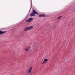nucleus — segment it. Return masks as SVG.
Masks as SVG:
<instances>
[{"label": "nucleus", "mask_w": 75, "mask_h": 75, "mask_svg": "<svg viewBox=\"0 0 75 75\" xmlns=\"http://www.w3.org/2000/svg\"><path fill=\"white\" fill-rule=\"evenodd\" d=\"M38 14V12L37 11H36L35 10H33V11L32 12V13L30 14V16L31 17H32L33 16H35V14Z\"/></svg>", "instance_id": "1"}, {"label": "nucleus", "mask_w": 75, "mask_h": 75, "mask_svg": "<svg viewBox=\"0 0 75 75\" xmlns=\"http://www.w3.org/2000/svg\"><path fill=\"white\" fill-rule=\"evenodd\" d=\"M33 28V26H31L30 27H28L25 28L24 29L25 31H28V30H30Z\"/></svg>", "instance_id": "2"}, {"label": "nucleus", "mask_w": 75, "mask_h": 75, "mask_svg": "<svg viewBox=\"0 0 75 75\" xmlns=\"http://www.w3.org/2000/svg\"><path fill=\"white\" fill-rule=\"evenodd\" d=\"M33 18H29L28 20H27L26 21V22H31L32 21H33Z\"/></svg>", "instance_id": "3"}, {"label": "nucleus", "mask_w": 75, "mask_h": 75, "mask_svg": "<svg viewBox=\"0 0 75 75\" xmlns=\"http://www.w3.org/2000/svg\"><path fill=\"white\" fill-rule=\"evenodd\" d=\"M32 67H30L28 69V72L29 74L31 72V71H32Z\"/></svg>", "instance_id": "4"}, {"label": "nucleus", "mask_w": 75, "mask_h": 75, "mask_svg": "<svg viewBox=\"0 0 75 75\" xmlns=\"http://www.w3.org/2000/svg\"><path fill=\"white\" fill-rule=\"evenodd\" d=\"M47 61H48V59H45L42 63V64H45V62H47Z\"/></svg>", "instance_id": "5"}, {"label": "nucleus", "mask_w": 75, "mask_h": 75, "mask_svg": "<svg viewBox=\"0 0 75 75\" xmlns=\"http://www.w3.org/2000/svg\"><path fill=\"white\" fill-rule=\"evenodd\" d=\"M45 15L44 14H42L41 15H40L39 16V17H45Z\"/></svg>", "instance_id": "6"}, {"label": "nucleus", "mask_w": 75, "mask_h": 75, "mask_svg": "<svg viewBox=\"0 0 75 75\" xmlns=\"http://www.w3.org/2000/svg\"><path fill=\"white\" fill-rule=\"evenodd\" d=\"M6 33V31L3 32L2 30H0V35H1L3 34H4Z\"/></svg>", "instance_id": "7"}, {"label": "nucleus", "mask_w": 75, "mask_h": 75, "mask_svg": "<svg viewBox=\"0 0 75 75\" xmlns=\"http://www.w3.org/2000/svg\"><path fill=\"white\" fill-rule=\"evenodd\" d=\"M29 48H30L29 47H27L25 48V51H28V50H29Z\"/></svg>", "instance_id": "8"}, {"label": "nucleus", "mask_w": 75, "mask_h": 75, "mask_svg": "<svg viewBox=\"0 0 75 75\" xmlns=\"http://www.w3.org/2000/svg\"><path fill=\"white\" fill-rule=\"evenodd\" d=\"M61 17H62V16H60L58 17L57 18V20H59V19H60L61 18Z\"/></svg>", "instance_id": "9"}]
</instances>
